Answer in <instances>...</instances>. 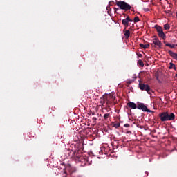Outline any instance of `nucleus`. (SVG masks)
Instances as JSON below:
<instances>
[{
	"instance_id": "7",
	"label": "nucleus",
	"mask_w": 177,
	"mask_h": 177,
	"mask_svg": "<svg viewBox=\"0 0 177 177\" xmlns=\"http://www.w3.org/2000/svg\"><path fill=\"white\" fill-rule=\"evenodd\" d=\"M133 21V20L129 18V16H127L126 19H123L122 20V24L125 27H128L129 26V23Z\"/></svg>"
},
{
	"instance_id": "26",
	"label": "nucleus",
	"mask_w": 177,
	"mask_h": 177,
	"mask_svg": "<svg viewBox=\"0 0 177 177\" xmlns=\"http://www.w3.org/2000/svg\"><path fill=\"white\" fill-rule=\"evenodd\" d=\"M97 120V118H96V117H93V121L94 122H96Z\"/></svg>"
},
{
	"instance_id": "4",
	"label": "nucleus",
	"mask_w": 177,
	"mask_h": 177,
	"mask_svg": "<svg viewBox=\"0 0 177 177\" xmlns=\"http://www.w3.org/2000/svg\"><path fill=\"white\" fill-rule=\"evenodd\" d=\"M155 29L158 32V35L159 38H162V39H166L167 35H165V33H164V30H162V28L158 25L155 26Z\"/></svg>"
},
{
	"instance_id": "19",
	"label": "nucleus",
	"mask_w": 177,
	"mask_h": 177,
	"mask_svg": "<svg viewBox=\"0 0 177 177\" xmlns=\"http://www.w3.org/2000/svg\"><path fill=\"white\" fill-rule=\"evenodd\" d=\"M165 46H169V48H171V49L174 48H175V46H176L175 44H169V43L166 44Z\"/></svg>"
},
{
	"instance_id": "10",
	"label": "nucleus",
	"mask_w": 177,
	"mask_h": 177,
	"mask_svg": "<svg viewBox=\"0 0 177 177\" xmlns=\"http://www.w3.org/2000/svg\"><path fill=\"white\" fill-rule=\"evenodd\" d=\"M127 106L128 107H129L130 109H133V110H135V109H138L136 104H135L134 102H129L127 103Z\"/></svg>"
},
{
	"instance_id": "1",
	"label": "nucleus",
	"mask_w": 177,
	"mask_h": 177,
	"mask_svg": "<svg viewBox=\"0 0 177 177\" xmlns=\"http://www.w3.org/2000/svg\"><path fill=\"white\" fill-rule=\"evenodd\" d=\"M73 158L77 164H80L81 167H85L88 165V157L82 156V153L80 151H75L73 155Z\"/></svg>"
},
{
	"instance_id": "11",
	"label": "nucleus",
	"mask_w": 177,
	"mask_h": 177,
	"mask_svg": "<svg viewBox=\"0 0 177 177\" xmlns=\"http://www.w3.org/2000/svg\"><path fill=\"white\" fill-rule=\"evenodd\" d=\"M168 53L171 56V57H173V59H175V60H177V54H176L171 50H169Z\"/></svg>"
},
{
	"instance_id": "21",
	"label": "nucleus",
	"mask_w": 177,
	"mask_h": 177,
	"mask_svg": "<svg viewBox=\"0 0 177 177\" xmlns=\"http://www.w3.org/2000/svg\"><path fill=\"white\" fill-rule=\"evenodd\" d=\"M165 30H169L171 28V26L168 24H166L164 25Z\"/></svg>"
},
{
	"instance_id": "30",
	"label": "nucleus",
	"mask_w": 177,
	"mask_h": 177,
	"mask_svg": "<svg viewBox=\"0 0 177 177\" xmlns=\"http://www.w3.org/2000/svg\"><path fill=\"white\" fill-rule=\"evenodd\" d=\"M176 77H177V74H176Z\"/></svg>"
},
{
	"instance_id": "31",
	"label": "nucleus",
	"mask_w": 177,
	"mask_h": 177,
	"mask_svg": "<svg viewBox=\"0 0 177 177\" xmlns=\"http://www.w3.org/2000/svg\"><path fill=\"white\" fill-rule=\"evenodd\" d=\"M151 45H152V46H153V44H151Z\"/></svg>"
},
{
	"instance_id": "28",
	"label": "nucleus",
	"mask_w": 177,
	"mask_h": 177,
	"mask_svg": "<svg viewBox=\"0 0 177 177\" xmlns=\"http://www.w3.org/2000/svg\"><path fill=\"white\" fill-rule=\"evenodd\" d=\"M120 8H115V10H118Z\"/></svg>"
},
{
	"instance_id": "22",
	"label": "nucleus",
	"mask_w": 177,
	"mask_h": 177,
	"mask_svg": "<svg viewBox=\"0 0 177 177\" xmlns=\"http://www.w3.org/2000/svg\"><path fill=\"white\" fill-rule=\"evenodd\" d=\"M134 23H138V21H140V19H139V17L136 16L135 18H134Z\"/></svg>"
},
{
	"instance_id": "29",
	"label": "nucleus",
	"mask_w": 177,
	"mask_h": 177,
	"mask_svg": "<svg viewBox=\"0 0 177 177\" xmlns=\"http://www.w3.org/2000/svg\"><path fill=\"white\" fill-rule=\"evenodd\" d=\"M92 115H95V113H92Z\"/></svg>"
},
{
	"instance_id": "5",
	"label": "nucleus",
	"mask_w": 177,
	"mask_h": 177,
	"mask_svg": "<svg viewBox=\"0 0 177 177\" xmlns=\"http://www.w3.org/2000/svg\"><path fill=\"white\" fill-rule=\"evenodd\" d=\"M137 109H138V110H142V111H145L147 113H151V111L147 109V106H146V105H145L143 103L138 102Z\"/></svg>"
},
{
	"instance_id": "9",
	"label": "nucleus",
	"mask_w": 177,
	"mask_h": 177,
	"mask_svg": "<svg viewBox=\"0 0 177 177\" xmlns=\"http://www.w3.org/2000/svg\"><path fill=\"white\" fill-rule=\"evenodd\" d=\"M104 103H106V106L109 108L110 107V104H113V103L111 102V101H109V100H106V97H103L102 106L103 104H104Z\"/></svg>"
},
{
	"instance_id": "13",
	"label": "nucleus",
	"mask_w": 177,
	"mask_h": 177,
	"mask_svg": "<svg viewBox=\"0 0 177 177\" xmlns=\"http://www.w3.org/2000/svg\"><path fill=\"white\" fill-rule=\"evenodd\" d=\"M124 35L126 39H128V38H129V36L131 35V32L129 31V30H125Z\"/></svg>"
},
{
	"instance_id": "24",
	"label": "nucleus",
	"mask_w": 177,
	"mask_h": 177,
	"mask_svg": "<svg viewBox=\"0 0 177 177\" xmlns=\"http://www.w3.org/2000/svg\"><path fill=\"white\" fill-rule=\"evenodd\" d=\"M124 127L125 128H129V127H131V125H129V124H125L124 125Z\"/></svg>"
},
{
	"instance_id": "25",
	"label": "nucleus",
	"mask_w": 177,
	"mask_h": 177,
	"mask_svg": "<svg viewBox=\"0 0 177 177\" xmlns=\"http://www.w3.org/2000/svg\"><path fill=\"white\" fill-rule=\"evenodd\" d=\"M165 13H166V14L171 13V10H165Z\"/></svg>"
},
{
	"instance_id": "18",
	"label": "nucleus",
	"mask_w": 177,
	"mask_h": 177,
	"mask_svg": "<svg viewBox=\"0 0 177 177\" xmlns=\"http://www.w3.org/2000/svg\"><path fill=\"white\" fill-rule=\"evenodd\" d=\"M120 122H113V127H114V128H120Z\"/></svg>"
},
{
	"instance_id": "27",
	"label": "nucleus",
	"mask_w": 177,
	"mask_h": 177,
	"mask_svg": "<svg viewBox=\"0 0 177 177\" xmlns=\"http://www.w3.org/2000/svg\"><path fill=\"white\" fill-rule=\"evenodd\" d=\"M153 41H160V40L158 39V37H156V38L153 39Z\"/></svg>"
},
{
	"instance_id": "23",
	"label": "nucleus",
	"mask_w": 177,
	"mask_h": 177,
	"mask_svg": "<svg viewBox=\"0 0 177 177\" xmlns=\"http://www.w3.org/2000/svg\"><path fill=\"white\" fill-rule=\"evenodd\" d=\"M105 110H106L107 113H109L110 111V106H107L105 108Z\"/></svg>"
},
{
	"instance_id": "16",
	"label": "nucleus",
	"mask_w": 177,
	"mask_h": 177,
	"mask_svg": "<svg viewBox=\"0 0 177 177\" xmlns=\"http://www.w3.org/2000/svg\"><path fill=\"white\" fill-rule=\"evenodd\" d=\"M155 77H156L157 81H158V82H161V80H160V75L158 74V72H156L155 73Z\"/></svg>"
},
{
	"instance_id": "8",
	"label": "nucleus",
	"mask_w": 177,
	"mask_h": 177,
	"mask_svg": "<svg viewBox=\"0 0 177 177\" xmlns=\"http://www.w3.org/2000/svg\"><path fill=\"white\" fill-rule=\"evenodd\" d=\"M105 97L106 100H109V102L113 103V104H115V102H114V100H115V96L113 94L107 95L106 96H104Z\"/></svg>"
},
{
	"instance_id": "6",
	"label": "nucleus",
	"mask_w": 177,
	"mask_h": 177,
	"mask_svg": "<svg viewBox=\"0 0 177 177\" xmlns=\"http://www.w3.org/2000/svg\"><path fill=\"white\" fill-rule=\"evenodd\" d=\"M139 88L141 91H146L149 93L150 92V86L148 84H145L140 82L139 83Z\"/></svg>"
},
{
	"instance_id": "12",
	"label": "nucleus",
	"mask_w": 177,
	"mask_h": 177,
	"mask_svg": "<svg viewBox=\"0 0 177 177\" xmlns=\"http://www.w3.org/2000/svg\"><path fill=\"white\" fill-rule=\"evenodd\" d=\"M153 44L156 46H158L159 48H161V46H162V43H161V41L158 40V41H153Z\"/></svg>"
},
{
	"instance_id": "14",
	"label": "nucleus",
	"mask_w": 177,
	"mask_h": 177,
	"mask_svg": "<svg viewBox=\"0 0 177 177\" xmlns=\"http://www.w3.org/2000/svg\"><path fill=\"white\" fill-rule=\"evenodd\" d=\"M140 48H142L143 49H149V48H150V44H140Z\"/></svg>"
},
{
	"instance_id": "3",
	"label": "nucleus",
	"mask_w": 177,
	"mask_h": 177,
	"mask_svg": "<svg viewBox=\"0 0 177 177\" xmlns=\"http://www.w3.org/2000/svg\"><path fill=\"white\" fill-rule=\"evenodd\" d=\"M116 5L121 9L122 10H131L132 9V6L128 4L125 1H116Z\"/></svg>"
},
{
	"instance_id": "32",
	"label": "nucleus",
	"mask_w": 177,
	"mask_h": 177,
	"mask_svg": "<svg viewBox=\"0 0 177 177\" xmlns=\"http://www.w3.org/2000/svg\"><path fill=\"white\" fill-rule=\"evenodd\" d=\"M176 55H177V53H176Z\"/></svg>"
},
{
	"instance_id": "2",
	"label": "nucleus",
	"mask_w": 177,
	"mask_h": 177,
	"mask_svg": "<svg viewBox=\"0 0 177 177\" xmlns=\"http://www.w3.org/2000/svg\"><path fill=\"white\" fill-rule=\"evenodd\" d=\"M158 117L160 118L162 122H165V121H173V120H175V114L167 111L160 113Z\"/></svg>"
},
{
	"instance_id": "17",
	"label": "nucleus",
	"mask_w": 177,
	"mask_h": 177,
	"mask_svg": "<svg viewBox=\"0 0 177 177\" xmlns=\"http://www.w3.org/2000/svg\"><path fill=\"white\" fill-rule=\"evenodd\" d=\"M138 64H139L140 67H143L145 66V64L143 63V61H142V59H139L138 61Z\"/></svg>"
},
{
	"instance_id": "20",
	"label": "nucleus",
	"mask_w": 177,
	"mask_h": 177,
	"mask_svg": "<svg viewBox=\"0 0 177 177\" xmlns=\"http://www.w3.org/2000/svg\"><path fill=\"white\" fill-rule=\"evenodd\" d=\"M109 117H110V113H105L104 115V120H109Z\"/></svg>"
},
{
	"instance_id": "15",
	"label": "nucleus",
	"mask_w": 177,
	"mask_h": 177,
	"mask_svg": "<svg viewBox=\"0 0 177 177\" xmlns=\"http://www.w3.org/2000/svg\"><path fill=\"white\" fill-rule=\"evenodd\" d=\"M169 64H170V66H169V68H170V69L174 68V70H176V66H175V64L174 63L170 62Z\"/></svg>"
}]
</instances>
